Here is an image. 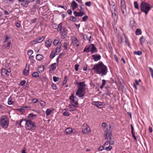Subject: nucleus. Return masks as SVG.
<instances>
[{
	"instance_id": "nucleus-43",
	"label": "nucleus",
	"mask_w": 153,
	"mask_h": 153,
	"mask_svg": "<svg viewBox=\"0 0 153 153\" xmlns=\"http://www.w3.org/2000/svg\"><path fill=\"white\" fill-rule=\"evenodd\" d=\"M24 121V119H22V120H19V121H16V124H19V126H21V123L22 122V121Z\"/></svg>"
},
{
	"instance_id": "nucleus-47",
	"label": "nucleus",
	"mask_w": 153,
	"mask_h": 153,
	"mask_svg": "<svg viewBox=\"0 0 153 153\" xmlns=\"http://www.w3.org/2000/svg\"><path fill=\"white\" fill-rule=\"evenodd\" d=\"M68 43L67 42H65L64 43V47L65 48V49L67 50L68 49Z\"/></svg>"
},
{
	"instance_id": "nucleus-28",
	"label": "nucleus",
	"mask_w": 153,
	"mask_h": 153,
	"mask_svg": "<svg viewBox=\"0 0 153 153\" xmlns=\"http://www.w3.org/2000/svg\"><path fill=\"white\" fill-rule=\"evenodd\" d=\"M83 39L85 40H88L89 42H91L90 39L91 37V36H90L88 37L87 35H83Z\"/></svg>"
},
{
	"instance_id": "nucleus-39",
	"label": "nucleus",
	"mask_w": 153,
	"mask_h": 153,
	"mask_svg": "<svg viewBox=\"0 0 153 153\" xmlns=\"http://www.w3.org/2000/svg\"><path fill=\"white\" fill-rule=\"evenodd\" d=\"M68 19L73 21H76V18L74 16H71Z\"/></svg>"
},
{
	"instance_id": "nucleus-50",
	"label": "nucleus",
	"mask_w": 153,
	"mask_h": 153,
	"mask_svg": "<svg viewBox=\"0 0 153 153\" xmlns=\"http://www.w3.org/2000/svg\"><path fill=\"white\" fill-rule=\"evenodd\" d=\"M59 42V40L58 39H55L53 41V44L55 45H56Z\"/></svg>"
},
{
	"instance_id": "nucleus-32",
	"label": "nucleus",
	"mask_w": 153,
	"mask_h": 153,
	"mask_svg": "<svg viewBox=\"0 0 153 153\" xmlns=\"http://www.w3.org/2000/svg\"><path fill=\"white\" fill-rule=\"evenodd\" d=\"M53 110L51 109H48L45 111V113L47 116L49 115L53 111Z\"/></svg>"
},
{
	"instance_id": "nucleus-62",
	"label": "nucleus",
	"mask_w": 153,
	"mask_h": 153,
	"mask_svg": "<svg viewBox=\"0 0 153 153\" xmlns=\"http://www.w3.org/2000/svg\"><path fill=\"white\" fill-rule=\"evenodd\" d=\"M91 3L90 1L87 2L85 3V5L86 6L89 7L91 6Z\"/></svg>"
},
{
	"instance_id": "nucleus-38",
	"label": "nucleus",
	"mask_w": 153,
	"mask_h": 153,
	"mask_svg": "<svg viewBox=\"0 0 153 153\" xmlns=\"http://www.w3.org/2000/svg\"><path fill=\"white\" fill-rule=\"evenodd\" d=\"M55 52L53 51L51 52L50 55V57L51 58H53L54 57L55 55Z\"/></svg>"
},
{
	"instance_id": "nucleus-6",
	"label": "nucleus",
	"mask_w": 153,
	"mask_h": 153,
	"mask_svg": "<svg viewBox=\"0 0 153 153\" xmlns=\"http://www.w3.org/2000/svg\"><path fill=\"white\" fill-rule=\"evenodd\" d=\"M69 100H70V103L73 106L77 107L78 105V98L74 96L72 94L69 97Z\"/></svg>"
},
{
	"instance_id": "nucleus-35",
	"label": "nucleus",
	"mask_w": 153,
	"mask_h": 153,
	"mask_svg": "<svg viewBox=\"0 0 153 153\" xmlns=\"http://www.w3.org/2000/svg\"><path fill=\"white\" fill-rule=\"evenodd\" d=\"M72 42L74 44H76L78 43V41L76 38L74 37L72 39Z\"/></svg>"
},
{
	"instance_id": "nucleus-53",
	"label": "nucleus",
	"mask_w": 153,
	"mask_h": 153,
	"mask_svg": "<svg viewBox=\"0 0 153 153\" xmlns=\"http://www.w3.org/2000/svg\"><path fill=\"white\" fill-rule=\"evenodd\" d=\"M33 52L32 50H30L27 51V54L28 56H31L33 53Z\"/></svg>"
},
{
	"instance_id": "nucleus-46",
	"label": "nucleus",
	"mask_w": 153,
	"mask_h": 153,
	"mask_svg": "<svg viewBox=\"0 0 153 153\" xmlns=\"http://www.w3.org/2000/svg\"><path fill=\"white\" fill-rule=\"evenodd\" d=\"M134 54L138 55H140L142 54V52L140 51H135L134 53Z\"/></svg>"
},
{
	"instance_id": "nucleus-60",
	"label": "nucleus",
	"mask_w": 153,
	"mask_h": 153,
	"mask_svg": "<svg viewBox=\"0 0 153 153\" xmlns=\"http://www.w3.org/2000/svg\"><path fill=\"white\" fill-rule=\"evenodd\" d=\"M58 7H60L63 8L65 10H66L67 9V7L65 6H62V5H59L58 6Z\"/></svg>"
},
{
	"instance_id": "nucleus-16",
	"label": "nucleus",
	"mask_w": 153,
	"mask_h": 153,
	"mask_svg": "<svg viewBox=\"0 0 153 153\" xmlns=\"http://www.w3.org/2000/svg\"><path fill=\"white\" fill-rule=\"evenodd\" d=\"M92 57L94 61L97 62L100 60L101 59V56L100 55L95 54L93 55Z\"/></svg>"
},
{
	"instance_id": "nucleus-45",
	"label": "nucleus",
	"mask_w": 153,
	"mask_h": 153,
	"mask_svg": "<svg viewBox=\"0 0 153 153\" xmlns=\"http://www.w3.org/2000/svg\"><path fill=\"white\" fill-rule=\"evenodd\" d=\"M39 103L42 106H44L46 105V103L45 102L42 101H40Z\"/></svg>"
},
{
	"instance_id": "nucleus-52",
	"label": "nucleus",
	"mask_w": 153,
	"mask_h": 153,
	"mask_svg": "<svg viewBox=\"0 0 153 153\" xmlns=\"http://www.w3.org/2000/svg\"><path fill=\"white\" fill-rule=\"evenodd\" d=\"M88 17L87 16H85L82 17V21L85 22L88 19Z\"/></svg>"
},
{
	"instance_id": "nucleus-56",
	"label": "nucleus",
	"mask_w": 153,
	"mask_h": 153,
	"mask_svg": "<svg viewBox=\"0 0 153 153\" xmlns=\"http://www.w3.org/2000/svg\"><path fill=\"white\" fill-rule=\"evenodd\" d=\"M82 5H79V7H80V9L79 10V11L82 12V11H84V8L82 7Z\"/></svg>"
},
{
	"instance_id": "nucleus-11",
	"label": "nucleus",
	"mask_w": 153,
	"mask_h": 153,
	"mask_svg": "<svg viewBox=\"0 0 153 153\" xmlns=\"http://www.w3.org/2000/svg\"><path fill=\"white\" fill-rule=\"evenodd\" d=\"M83 127L85 128L82 130V132L83 134H86L90 131V129L88 125L86 124H84Z\"/></svg>"
},
{
	"instance_id": "nucleus-36",
	"label": "nucleus",
	"mask_w": 153,
	"mask_h": 153,
	"mask_svg": "<svg viewBox=\"0 0 153 153\" xmlns=\"http://www.w3.org/2000/svg\"><path fill=\"white\" fill-rule=\"evenodd\" d=\"M56 64H57L56 63H55L53 64H51V65L50 66H51V69L52 70H53L56 68Z\"/></svg>"
},
{
	"instance_id": "nucleus-31",
	"label": "nucleus",
	"mask_w": 153,
	"mask_h": 153,
	"mask_svg": "<svg viewBox=\"0 0 153 153\" xmlns=\"http://www.w3.org/2000/svg\"><path fill=\"white\" fill-rule=\"evenodd\" d=\"M59 47L57 48L56 49V53H59L61 51V48L62 46V43L61 42H60L59 43Z\"/></svg>"
},
{
	"instance_id": "nucleus-19",
	"label": "nucleus",
	"mask_w": 153,
	"mask_h": 153,
	"mask_svg": "<svg viewBox=\"0 0 153 153\" xmlns=\"http://www.w3.org/2000/svg\"><path fill=\"white\" fill-rule=\"evenodd\" d=\"M78 6V4L74 1H73L71 4V6L73 10H75L77 7Z\"/></svg>"
},
{
	"instance_id": "nucleus-20",
	"label": "nucleus",
	"mask_w": 153,
	"mask_h": 153,
	"mask_svg": "<svg viewBox=\"0 0 153 153\" xmlns=\"http://www.w3.org/2000/svg\"><path fill=\"white\" fill-rule=\"evenodd\" d=\"M92 104L97 107L100 108L102 107L103 105L102 103L101 102H92Z\"/></svg>"
},
{
	"instance_id": "nucleus-17",
	"label": "nucleus",
	"mask_w": 153,
	"mask_h": 153,
	"mask_svg": "<svg viewBox=\"0 0 153 153\" xmlns=\"http://www.w3.org/2000/svg\"><path fill=\"white\" fill-rule=\"evenodd\" d=\"M109 4L111 10H115V9H117L116 7L114 5V3L113 1L109 2Z\"/></svg>"
},
{
	"instance_id": "nucleus-54",
	"label": "nucleus",
	"mask_w": 153,
	"mask_h": 153,
	"mask_svg": "<svg viewBox=\"0 0 153 153\" xmlns=\"http://www.w3.org/2000/svg\"><path fill=\"white\" fill-rule=\"evenodd\" d=\"M113 127V125L112 123H111L109 124V128L110 129L109 131H111Z\"/></svg>"
},
{
	"instance_id": "nucleus-9",
	"label": "nucleus",
	"mask_w": 153,
	"mask_h": 153,
	"mask_svg": "<svg viewBox=\"0 0 153 153\" xmlns=\"http://www.w3.org/2000/svg\"><path fill=\"white\" fill-rule=\"evenodd\" d=\"M67 30L64 27H63L61 31H60L61 33V37L63 39H65L67 36Z\"/></svg>"
},
{
	"instance_id": "nucleus-41",
	"label": "nucleus",
	"mask_w": 153,
	"mask_h": 153,
	"mask_svg": "<svg viewBox=\"0 0 153 153\" xmlns=\"http://www.w3.org/2000/svg\"><path fill=\"white\" fill-rule=\"evenodd\" d=\"M37 116L36 115L34 114L33 113H30L28 115V117L30 118L35 117Z\"/></svg>"
},
{
	"instance_id": "nucleus-51",
	"label": "nucleus",
	"mask_w": 153,
	"mask_h": 153,
	"mask_svg": "<svg viewBox=\"0 0 153 153\" xmlns=\"http://www.w3.org/2000/svg\"><path fill=\"white\" fill-rule=\"evenodd\" d=\"M112 148V147L111 146H110V145L106 147L105 148V149L107 151H110V150Z\"/></svg>"
},
{
	"instance_id": "nucleus-24",
	"label": "nucleus",
	"mask_w": 153,
	"mask_h": 153,
	"mask_svg": "<svg viewBox=\"0 0 153 153\" xmlns=\"http://www.w3.org/2000/svg\"><path fill=\"white\" fill-rule=\"evenodd\" d=\"M91 51L92 53H96L97 51V48L94 46V45L92 44H91Z\"/></svg>"
},
{
	"instance_id": "nucleus-40",
	"label": "nucleus",
	"mask_w": 153,
	"mask_h": 153,
	"mask_svg": "<svg viewBox=\"0 0 153 153\" xmlns=\"http://www.w3.org/2000/svg\"><path fill=\"white\" fill-rule=\"evenodd\" d=\"M12 98L11 97H9L8 100V104L9 105H11L13 104V102L11 101Z\"/></svg>"
},
{
	"instance_id": "nucleus-57",
	"label": "nucleus",
	"mask_w": 153,
	"mask_h": 153,
	"mask_svg": "<svg viewBox=\"0 0 153 153\" xmlns=\"http://www.w3.org/2000/svg\"><path fill=\"white\" fill-rule=\"evenodd\" d=\"M25 82L26 81L25 80H22L20 82L19 85H20L23 86L25 84Z\"/></svg>"
},
{
	"instance_id": "nucleus-42",
	"label": "nucleus",
	"mask_w": 153,
	"mask_h": 153,
	"mask_svg": "<svg viewBox=\"0 0 153 153\" xmlns=\"http://www.w3.org/2000/svg\"><path fill=\"white\" fill-rule=\"evenodd\" d=\"M149 71L153 79V70L151 67L149 68Z\"/></svg>"
},
{
	"instance_id": "nucleus-30",
	"label": "nucleus",
	"mask_w": 153,
	"mask_h": 153,
	"mask_svg": "<svg viewBox=\"0 0 153 153\" xmlns=\"http://www.w3.org/2000/svg\"><path fill=\"white\" fill-rule=\"evenodd\" d=\"M146 39L143 37V36H142L141 37L140 39V44L143 45V44L144 42L145 41Z\"/></svg>"
},
{
	"instance_id": "nucleus-1",
	"label": "nucleus",
	"mask_w": 153,
	"mask_h": 153,
	"mask_svg": "<svg viewBox=\"0 0 153 153\" xmlns=\"http://www.w3.org/2000/svg\"><path fill=\"white\" fill-rule=\"evenodd\" d=\"M92 70L96 74H100L102 76L106 75L108 72L107 67L102 62L94 64Z\"/></svg>"
},
{
	"instance_id": "nucleus-5",
	"label": "nucleus",
	"mask_w": 153,
	"mask_h": 153,
	"mask_svg": "<svg viewBox=\"0 0 153 153\" xmlns=\"http://www.w3.org/2000/svg\"><path fill=\"white\" fill-rule=\"evenodd\" d=\"M105 139L107 140H113L112 139L111 131H109L108 129L106 128L104 131Z\"/></svg>"
},
{
	"instance_id": "nucleus-21",
	"label": "nucleus",
	"mask_w": 153,
	"mask_h": 153,
	"mask_svg": "<svg viewBox=\"0 0 153 153\" xmlns=\"http://www.w3.org/2000/svg\"><path fill=\"white\" fill-rule=\"evenodd\" d=\"M27 66V65H26ZM29 65H28L27 67H26L25 69L23 71V74L25 76H27L29 73Z\"/></svg>"
},
{
	"instance_id": "nucleus-25",
	"label": "nucleus",
	"mask_w": 153,
	"mask_h": 153,
	"mask_svg": "<svg viewBox=\"0 0 153 153\" xmlns=\"http://www.w3.org/2000/svg\"><path fill=\"white\" fill-rule=\"evenodd\" d=\"M114 142L113 140H107L104 144V146H108V144L110 145H114Z\"/></svg>"
},
{
	"instance_id": "nucleus-34",
	"label": "nucleus",
	"mask_w": 153,
	"mask_h": 153,
	"mask_svg": "<svg viewBox=\"0 0 153 153\" xmlns=\"http://www.w3.org/2000/svg\"><path fill=\"white\" fill-rule=\"evenodd\" d=\"M142 32L141 30L140 29H137L135 31L136 35H139L141 34Z\"/></svg>"
},
{
	"instance_id": "nucleus-59",
	"label": "nucleus",
	"mask_w": 153,
	"mask_h": 153,
	"mask_svg": "<svg viewBox=\"0 0 153 153\" xmlns=\"http://www.w3.org/2000/svg\"><path fill=\"white\" fill-rule=\"evenodd\" d=\"M11 44V43L10 42H9L7 43L6 46V48L7 49H9L10 48Z\"/></svg>"
},
{
	"instance_id": "nucleus-13",
	"label": "nucleus",
	"mask_w": 153,
	"mask_h": 153,
	"mask_svg": "<svg viewBox=\"0 0 153 153\" xmlns=\"http://www.w3.org/2000/svg\"><path fill=\"white\" fill-rule=\"evenodd\" d=\"M85 12L84 11L82 12L79 11V12H77L76 11H75L74 12V14L76 17L78 16H82L83 15H85Z\"/></svg>"
},
{
	"instance_id": "nucleus-10",
	"label": "nucleus",
	"mask_w": 153,
	"mask_h": 153,
	"mask_svg": "<svg viewBox=\"0 0 153 153\" xmlns=\"http://www.w3.org/2000/svg\"><path fill=\"white\" fill-rule=\"evenodd\" d=\"M45 38V36H42L39 37L38 38L34 40L31 42L32 45L36 44L37 43H40L42 42Z\"/></svg>"
},
{
	"instance_id": "nucleus-44",
	"label": "nucleus",
	"mask_w": 153,
	"mask_h": 153,
	"mask_svg": "<svg viewBox=\"0 0 153 153\" xmlns=\"http://www.w3.org/2000/svg\"><path fill=\"white\" fill-rule=\"evenodd\" d=\"M63 114L64 116H68L70 115V114L66 110H65V111L63 112Z\"/></svg>"
},
{
	"instance_id": "nucleus-29",
	"label": "nucleus",
	"mask_w": 153,
	"mask_h": 153,
	"mask_svg": "<svg viewBox=\"0 0 153 153\" xmlns=\"http://www.w3.org/2000/svg\"><path fill=\"white\" fill-rule=\"evenodd\" d=\"M121 9L126 8L125 2L124 0H122L121 2Z\"/></svg>"
},
{
	"instance_id": "nucleus-58",
	"label": "nucleus",
	"mask_w": 153,
	"mask_h": 153,
	"mask_svg": "<svg viewBox=\"0 0 153 153\" xmlns=\"http://www.w3.org/2000/svg\"><path fill=\"white\" fill-rule=\"evenodd\" d=\"M0 21L1 22V23H0V26H1L4 24V19L3 18H0Z\"/></svg>"
},
{
	"instance_id": "nucleus-63",
	"label": "nucleus",
	"mask_w": 153,
	"mask_h": 153,
	"mask_svg": "<svg viewBox=\"0 0 153 153\" xmlns=\"http://www.w3.org/2000/svg\"><path fill=\"white\" fill-rule=\"evenodd\" d=\"M107 125V124L106 123H102V126L103 128H105Z\"/></svg>"
},
{
	"instance_id": "nucleus-64",
	"label": "nucleus",
	"mask_w": 153,
	"mask_h": 153,
	"mask_svg": "<svg viewBox=\"0 0 153 153\" xmlns=\"http://www.w3.org/2000/svg\"><path fill=\"white\" fill-rule=\"evenodd\" d=\"M104 149V147L103 146H101L98 148V150L99 151H102Z\"/></svg>"
},
{
	"instance_id": "nucleus-3",
	"label": "nucleus",
	"mask_w": 153,
	"mask_h": 153,
	"mask_svg": "<svg viewBox=\"0 0 153 153\" xmlns=\"http://www.w3.org/2000/svg\"><path fill=\"white\" fill-rule=\"evenodd\" d=\"M140 7L142 11L145 13L146 15L150 10L151 7L149 4L144 1H142L140 5Z\"/></svg>"
},
{
	"instance_id": "nucleus-55",
	"label": "nucleus",
	"mask_w": 153,
	"mask_h": 153,
	"mask_svg": "<svg viewBox=\"0 0 153 153\" xmlns=\"http://www.w3.org/2000/svg\"><path fill=\"white\" fill-rule=\"evenodd\" d=\"M52 88L54 90H55L57 88V87L56 84L53 83L52 86Z\"/></svg>"
},
{
	"instance_id": "nucleus-22",
	"label": "nucleus",
	"mask_w": 153,
	"mask_h": 153,
	"mask_svg": "<svg viewBox=\"0 0 153 153\" xmlns=\"http://www.w3.org/2000/svg\"><path fill=\"white\" fill-rule=\"evenodd\" d=\"M73 131V130L71 128L68 127L66 128L65 133L67 134H71Z\"/></svg>"
},
{
	"instance_id": "nucleus-18",
	"label": "nucleus",
	"mask_w": 153,
	"mask_h": 153,
	"mask_svg": "<svg viewBox=\"0 0 153 153\" xmlns=\"http://www.w3.org/2000/svg\"><path fill=\"white\" fill-rule=\"evenodd\" d=\"M53 41L51 39H49L46 41L45 42V46L47 48L50 47Z\"/></svg>"
},
{
	"instance_id": "nucleus-48",
	"label": "nucleus",
	"mask_w": 153,
	"mask_h": 153,
	"mask_svg": "<svg viewBox=\"0 0 153 153\" xmlns=\"http://www.w3.org/2000/svg\"><path fill=\"white\" fill-rule=\"evenodd\" d=\"M53 79L54 82H56L59 80V78L56 76H54L53 77Z\"/></svg>"
},
{
	"instance_id": "nucleus-26",
	"label": "nucleus",
	"mask_w": 153,
	"mask_h": 153,
	"mask_svg": "<svg viewBox=\"0 0 153 153\" xmlns=\"http://www.w3.org/2000/svg\"><path fill=\"white\" fill-rule=\"evenodd\" d=\"M36 59L38 61H41L44 58L43 56L40 54H37L36 56Z\"/></svg>"
},
{
	"instance_id": "nucleus-7",
	"label": "nucleus",
	"mask_w": 153,
	"mask_h": 153,
	"mask_svg": "<svg viewBox=\"0 0 153 153\" xmlns=\"http://www.w3.org/2000/svg\"><path fill=\"white\" fill-rule=\"evenodd\" d=\"M76 83L78 85L77 90H78V91H84L85 90V87L86 86V85L85 82H76Z\"/></svg>"
},
{
	"instance_id": "nucleus-2",
	"label": "nucleus",
	"mask_w": 153,
	"mask_h": 153,
	"mask_svg": "<svg viewBox=\"0 0 153 153\" xmlns=\"http://www.w3.org/2000/svg\"><path fill=\"white\" fill-rule=\"evenodd\" d=\"M24 121L25 122V128L26 129L33 130L35 129L36 126L34 122L29 119H24Z\"/></svg>"
},
{
	"instance_id": "nucleus-15",
	"label": "nucleus",
	"mask_w": 153,
	"mask_h": 153,
	"mask_svg": "<svg viewBox=\"0 0 153 153\" xmlns=\"http://www.w3.org/2000/svg\"><path fill=\"white\" fill-rule=\"evenodd\" d=\"M76 93V95L79 97H83L85 94L83 91H78V90H77Z\"/></svg>"
},
{
	"instance_id": "nucleus-23",
	"label": "nucleus",
	"mask_w": 153,
	"mask_h": 153,
	"mask_svg": "<svg viewBox=\"0 0 153 153\" xmlns=\"http://www.w3.org/2000/svg\"><path fill=\"white\" fill-rule=\"evenodd\" d=\"M91 44L90 45L86 46L83 52L88 53L90 51H91Z\"/></svg>"
},
{
	"instance_id": "nucleus-27",
	"label": "nucleus",
	"mask_w": 153,
	"mask_h": 153,
	"mask_svg": "<svg viewBox=\"0 0 153 153\" xmlns=\"http://www.w3.org/2000/svg\"><path fill=\"white\" fill-rule=\"evenodd\" d=\"M68 111H72L76 110V108H75V107L73 106L71 104V105H69L68 106Z\"/></svg>"
},
{
	"instance_id": "nucleus-14",
	"label": "nucleus",
	"mask_w": 153,
	"mask_h": 153,
	"mask_svg": "<svg viewBox=\"0 0 153 153\" xmlns=\"http://www.w3.org/2000/svg\"><path fill=\"white\" fill-rule=\"evenodd\" d=\"M20 4L24 7H26L28 6L29 2L27 0H22Z\"/></svg>"
},
{
	"instance_id": "nucleus-61",
	"label": "nucleus",
	"mask_w": 153,
	"mask_h": 153,
	"mask_svg": "<svg viewBox=\"0 0 153 153\" xmlns=\"http://www.w3.org/2000/svg\"><path fill=\"white\" fill-rule=\"evenodd\" d=\"M79 65L78 64H76L75 65V70L76 71H77L78 70V67Z\"/></svg>"
},
{
	"instance_id": "nucleus-37",
	"label": "nucleus",
	"mask_w": 153,
	"mask_h": 153,
	"mask_svg": "<svg viewBox=\"0 0 153 153\" xmlns=\"http://www.w3.org/2000/svg\"><path fill=\"white\" fill-rule=\"evenodd\" d=\"M32 76L33 77L36 78L39 76V74L37 72H34L32 74Z\"/></svg>"
},
{
	"instance_id": "nucleus-33",
	"label": "nucleus",
	"mask_w": 153,
	"mask_h": 153,
	"mask_svg": "<svg viewBox=\"0 0 153 153\" xmlns=\"http://www.w3.org/2000/svg\"><path fill=\"white\" fill-rule=\"evenodd\" d=\"M62 23H60L58 26L57 28V30L58 31H61V30L62 29Z\"/></svg>"
},
{
	"instance_id": "nucleus-4",
	"label": "nucleus",
	"mask_w": 153,
	"mask_h": 153,
	"mask_svg": "<svg viewBox=\"0 0 153 153\" xmlns=\"http://www.w3.org/2000/svg\"><path fill=\"white\" fill-rule=\"evenodd\" d=\"M9 120L7 117L5 116H2L0 120V125L3 128H6L8 126Z\"/></svg>"
},
{
	"instance_id": "nucleus-8",
	"label": "nucleus",
	"mask_w": 153,
	"mask_h": 153,
	"mask_svg": "<svg viewBox=\"0 0 153 153\" xmlns=\"http://www.w3.org/2000/svg\"><path fill=\"white\" fill-rule=\"evenodd\" d=\"M11 72L10 69L8 68L7 70L4 68H2L1 70V75L4 77H7L9 76L8 73Z\"/></svg>"
},
{
	"instance_id": "nucleus-12",
	"label": "nucleus",
	"mask_w": 153,
	"mask_h": 153,
	"mask_svg": "<svg viewBox=\"0 0 153 153\" xmlns=\"http://www.w3.org/2000/svg\"><path fill=\"white\" fill-rule=\"evenodd\" d=\"M112 13V17L115 20V19L118 18V12L117 9L111 10Z\"/></svg>"
},
{
	"instance_id": "nucleus-49",
	"label": "nucleus",
	"mask_w": 153,
	"mask_h": 153,
	"mask_svg": "<svg viewBox=\"0 0 153 153\" xmlns=\"http://www.w3.org/2000/svg\"><path fill=\"white\" fill-rule=\"evenodd\" d=\"M134 7L137 9H138L139 6L137 2H134Z\"/></svg>"
}]
</instances>
